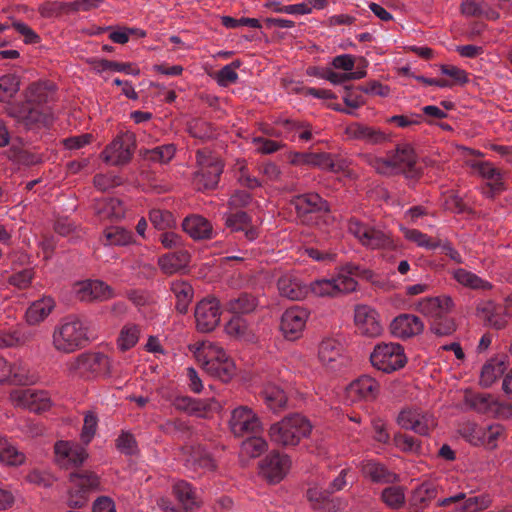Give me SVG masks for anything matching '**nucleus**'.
I'll use <instances>...</instances> for the list:
<instances>
[{
    "instance_id": "nucleus-33",
    "label": "nucleus",
    "mask_w": 512,
    "mask_h": 512,
    "mask_svg": "<svg viewBox=\"0 0 512 512\" xmlns=\"http://www.w3.org/2000/svg\"><path fill=\"white\" fill-rule=\"evenodd\" d=\"M359 468L364 477L369 478L375 483H394L398 480V476L395 473L373 460L362 461L359 464Z\"/></svg>"
},
{
    "instance_id": "nucleus-49",
    "label": "nucleus",
    "mask_w": 512,
    "mask_h": 512,
    "mask_svg": "<svg viewBox=\"0 0 512 512\" xmlns=\"http://www.w3.org/2000/svg\"><path fill=\"white\" fill-rule=\"evenodd\" d=\"M176 147L174 144H164L157 146L152 149L145 150L143 153V157L147 161H151L154 163L166 164L168 163L175 155Z\"/></svg>"
},
{
    "instance_id": "nucleus-12",
    "label": "nucleus",
    "mask_w": 512,
    "mask_h": 512,
    "mask_svg": "<svg viewBox=\"0 0 512 512\" xmlns=\"http://www.w3.org/2000/svg\"><path fill=\"white\" fill-rule=\"evenodd\" d=\"M135 149V136L126 132L118 135L103 151L105 162L119 166L130 161Z\"/></svg>"
},
{
    "instance_id": "nucleus-50",
    "label": "nucleus",
    "mask_w": 512,
    "mask_h": 512,
    "mask_svg": "<svg viewBox=\"0 0 512 512\" xmlns=\"http://www.w3.org/2000/svg\"><path fill=\"white\" fill-rule=\"evenodd\" d=\"M133 234L123 227H110L104 231V245L125 246L132 242Z\"/></svg>"
},
{
    "instance_id": "nucleus-47",
    "label": "nucleus",
    "mask_w": 512,
    "mask_h": 512,
    "mask_svg": "<svg viewBox=\"0 0 512 512\" xmlns=\"http://www.w3.org/2000/svg\"><path fill=\"white\" fill-rule=\"evenodd\" d=\"M399 229L406 240L413 242L418 247L432 250L440 246V241L432 240L427 234L417 229L407 228L403 225H400Z\"/></svg>"
},
{
    "instance_id": "nucleus-35",
    "label": "nucleus",
    "mask_w": 512,
    "mask_h": 512,
    "mask_svg": "<svg viewBox=\"0 0 512 512\" xmlns=\"http://www.w3.org/2000/svg\"><path fill=\"white\" fill-rule=\"evenodd\" d=\"M225 331L228 335L245 342L253 343L256 341L252 326L242 316L234 315L225 325Z\"/></svg>"
},
{
    "instance_id": "nucleus-56",
    "label": "nucleus",
    "mask_w": 512,
    "mask_h": 512,
    "mask_svg": "<svg viewBox=\"0 0 512 512\" xmlns=\"http://www.w3.org/2000/svg\"><path fill=\"white\" fill-rule=\"evenodd\" d=\"M313 129L307 122L290 121V141L306 143L312 139Z\"/></svg>"
},
{
    "instance_id": "nucleus-55",
    "label": "nucleus",
    "mask_w": 512,
    "mask_h": 512,
    "mask_svg": "<svg viewBox=\"0 0 512 512\" xmlns=\"http://www.w3.org/2000/svg\"><path fill=\"white\" fill-rule=\"evenodd\" d=\"M36 377L31 373L28 366L23 362L14 363L11 365V377L9 382L18 385H27L35 381Z\"/></svg>"
},
{
    "instance_id": "nucleus-37",
    "label": "nucleus",
    "mask_w": 512,
    "mask_h": 512,
    "mask_svg": "<svg viewBox=\"0 0 512 512\" xmlns=\"http://www.w3.org/2000/svg\"><path fill=\"white\" fill-rule=\"evenodd\" d=\"M55 453L74 466L81 465L88 456L83 446L65 441H59L55 444Z\"/></svg>"
},
{
    "instance_id": "nucleus-39",
    "label": "nucleus",
    "mask_w": 512,
    "mask_h": 512,
    "mask_svg": "<svg viewBox=\"0 0 512 512\" xmlns=\"http://www.w3.org/2000/svg\"><path fill=\"white\" fill-rule=\"evenodd\" d=\"M189 454L186 458L188 466L194 469L201 468L205 471H213L216 468L215 460L210 453L201 445L188 448Z\"/></svg>"
},
{
    "instance_id": "nucleus-16",
    "label": "nucleus",
    "mask_w": 512,
    "mask_h": 512,
    "mask_svg": "<svg viewBox=\"0 0 512 512\" xmlns=\"http://www.w3.org/2000/svg\"><path fill=\"white\" fill-rule=\"evenodd\" d=\"M380 391L379 383L368 375H363L352 381L345 389V402L355 404L376 399Z\"/></svg>"
},
{
    "instance_id": "nucleus-61",
    "label": "nucleus",
    "mask_w": 512,
    "mask_h": 512,
    "mask_svg": "<svg viewBox=\"0 0 512 512\" xmlns=\"http://www.w3.org/2000/svg\"><path fill=\"white\" fill-rule=\"evenodd\" d=\"M269 437L272 443L278 446H286L288 444V420L284 416L281 421L271 425Z\"/></svg>"
},
{
    "instance_id": "nucleus-60",
    "label": "nucleus",
    "mask_w": 512,
    "mask_h": 512,
    "mask_svg": "<svg viewBox=\"0 0 512 512\" xmlns=\"http://www.w3.org/2000/svg\"><path fill=\"white\" fill-rule=\"evenodd\" d=\"M383 502L391 508H399L405 503V491L401 486L387 487L382 491Z\"/></svg>"
},
{
    "instance_id": "nucleus-21",
    "label": "nucleus",
    "mask_w": 512,
    "mask_h": 512,
    "mask_svg": "<svg viewBox=\"0 0 512 512\" xmlns=\"http://www.w3.org/2000/svg\"><path fill=\"white\" fill-rule=\"evenodd\" d=\"M454 302L448 295L426 297L417 304V309L422 314L438 319L452 311Z\"/></svg>"
},
{
    "instance_id": "nucleus-27",
    "label": "nucleus",
    "mask_w": 512,
    "mask_h": 512,
    "mask_svg": "<svg viewBox=\"0 0 512 512\" xmlns=\"http://www.w3.org/2000/svg\"><path fill=\"white\" fill-rule=\"evenodd\" d=\"M452 279L463 288L471 290H490L492 284L476 273L462 267L449 270Z\"/></svg>"
},
{
    "instance_id": "nucleus-57",
    "label": "nucleus",
    "mask_w": 512,
    "mask_h": 512,
    "mask_svg": "<svg viewBox=\"0 0 512 512\" xmlns=\"http://www.w3.org/2000/svg\"><path fill=\"white\" fill-rule=\"evenodd\" d=\"M140 329L135 324L125 325L118 337V346L122 351H126L134 347L139 339Z\"/></svg>"
},
{
    "instance_id": "nucleus-48",
    "label": "nucleus",
    "mask_w": 512,
    "mask_h": 512,
    "mask_svg": "<svg viewBox=\"0 0 512 512\" xmlns=\"http://www.w3.org/2000/svg\"><path fill=\"white\" fill-rule=\"evenodd\" d=\"M437 495V488L433 482L426 481L418 485L411 497V502L418 508H423Z\"/></svg>"
},
{
    "instance_id": "nucleus-64",
    "label": "nucleus",
    "mask_w": 512,
    "mask_h": 512,
    "mask_svg": "<svg viewBox=\"0 0 512 512\" xmlns=\"http://www.w3.org/2000/svg\"><path fill=\"white\" fill-rule=\"evenodd\" d=\"M188 133L196 139L208 140L214 136V131L210 123L196 119L188 124Z\"/></svg>"
},
{
    "instance_id": "nucleus-45",
    "label": "nucleus",
    "mask_w": 512,
    "mask_h": 512,
    "mask_svg": "<svg viewBox=\"0 0 512 512\" xmlns=\"http://www.w3.org/2000/svg\"><path fill=\"white\" fill-rule=\"evenodd\" d=\"M461 10L467 17L484 16L488 19H497L499 17V14L494 9L481 0H464Z\"/></svg>"
},
{
    "instance_id": "nucleus-36",
    "label": "nucleus",
    "mask_w": 512,
    "mask_h": 512,
    "mask_svg": "<svg viewBox=\"0 0 512 512\" xmlns=\"http://www.w3.org/2000/svg\"><path fill=\"white\" fill-rule=\"evenodd\" d=\"M507 368L505 357H495L488 360L480 373V385L490 387L500 378Z\"/></svg>"
},
{
    "instance_id": "nucleus-6",
    "label": "nucleus",
    "mask_w": 512,
    "mask_h": 512,
    "mask_svg": "<svg viewBox=\"0 0 512 512\" xmlns=\"http://www.w3.org/2000/svg\"><path fill=\"white\" fill-rule=\"evenodd\" d=\"M370 362L377 370L392 373L405 366L407 357L400 344L382 342L374 347L370 354Z\"/></svg>"
},
{
    "instance_id": "nucleus-32",
    "label": "nucleus",
    "mask_w": 512,
    "mask_h": 512,
    "mask_svg": "<svg viewBox=\"0 0 512 512\" xmlns=\"http://www.w3.org/2000/svg\"><path fill=\"white\" fill-rule=\"evenodd\" d=\"M258 306L259 299L255 295L246 292L229 298L224 304L225 310L238 316L250 314L254 312Z\"/></svg>"
},
{
    "instance_id": "nucleus-25",
    "label": "nucleus",
    "mask_w": 512,
    "mask_h": 512,
    "mask_svg": "<svg viewBox=\"0 0 512 512\" xmlns=\"http://www.w3.org/2000/svg\"><path fill=\"white\" fill-rule=\"evenodd\" d=\"M182 228L194 240H208L214 237L212 224L200 215L187 216L182 222Z\"/></svg>"
},
{
    "instance_id": "nucleus-53",
    "label": "nucleus",
    "mask_w": 512,
    "mask_h": 512,
    "mask_svg": "<svg viewBox=\"0 0 512 512\" xmlns=\"http://www.w3.org/2000/svg\"><path fill=\"white\" fill-rule=\"evenodd\" d=\"M20 89V78L15 74L0 77V101L9 102Z\"/></svg>"
},
{
    "instance_id": "nucleus-59",
    "label": "nucleus",
    "mask_w": 512,
    "mask_h": 512,
    "mask_svg": "<svg viewBox=\"0 0 512 512\" xmlns=\"http://www.w3.org/2000/svg\"><path fill=\"white\" fill-rule=\"evenodd\" d=\"M337 295L341 293H349L356 290L357 281L353 274L345 271V266L332 278Z\"/></svg>"
},
{
    "instance_id": "nucleus-19",
    "label": "nucleus",
    "mask_w": 512,
    "mask_h": 512,
    "mask_svg": "<svg viewBox=\"0 0 512 512\" xmlns=\"http://www.w3.org/2000/svg\"><path fill=\"white\" fill-rule=\"evenodd\" d=\"M171 404L176 410L196 417H206L207 413L217 411L221 407L214 398L195 399L184 395L174 397Z\"/></svg>"
},
{
    "instance_id": "nucleus-14",
    "label": "nucleus",
    "mask_w": 512,
    "mask_h": 512,
    "mask_svg": "<svg viewBox=\"0 0 512 512\" xmlns=\"http://www.w3.org/2000/svg\"><path fill=\"white\" fill-rule=\"evenodd\" d=\"M197 330L203 333L213 331L220 323L221 307L214 297L199 301L194 311Z\"/></svg>"
},
{
    "instance_id": "nucleus-62",
    "label": "nucleus",
    "mask_w": 512,
    "mask_h": 512,
    "mask_svg": "<svg viewBox=\"0 0 512 512\" xmlns=\"http://www.w3.org/2000/svg\"><path fill=\"white\" fill-rule=\"evenodd\" d=\"M98 214L102 218L120 219L124 216V208L119 199L110 198L102 202Z\"/></svg>"
},
{
    "instance_id": "nucleus-54",
    "label": "nucleus",
    "mask_w": 512,
    "mask_h": 512,
    "mask_svg": "<svg viewBox=\"0 0 512 512\" xmlns=\"http://www.w3.org/2000/svg\"><path fill=\"white\" fill-rule=\"evenodd\" d=\"M288 401L286 392L279 388H270L265 391V402L270 410L278 413L285 409Z\"/></svg>"
},
{
    "instance_id": "nucleus-9",
    "label": "nucleus",
    "mask_w": 512,
    "mask_h": 512,
    "mask_svg": "<svg viewBox=\"0 0 512 512\" xmlns=\"http://www.w3.org/2000/svg\"><path fill=\"white\" fill-rule=\"evenodd\" d=\"M398 425L411 430L420 436H428L436 427L437 423L434 416L419 408H405L397 416Z\"/></svg>"
},
{
    "instance_id": "nucleus-40",
    "label": "nucleus",
    "mask_w": 512,
    "mask_h": 512,
    "mask_svg": "<svg viewBox=\"0 0 512 512\" xmlns=\"http://www.w3.org/2000/svg\"><path fill=\"white\" fill-rule=\"evenodd\" d=\"M498 308L492 301H482L476 307L477 316L489 326L501 329L505 326V318L500 315Z\"/></svg>"
},
{
    "instance_id": "nucleus-15",
    "label": "nucleus",
    "mask_w": 512,
    "mask_h": 512,
    "mask_svg": "<svg viewBox=\"0 0 512 512\" xmlns=\"http://www.w3.org/2000/svg\"><path fill=\"white\" fill-rule=\"evenodd\" d=\"M14 405L35 413L46 411L51 406L48 392L35 389H14L10 394Z\"/></svg>"
},
{
    "instance_id": "nucleus-52",
    "label": "nucleus",
    "mask_w": 512,
    "mask_h": 512,
    "mask_svg": "<svg viewBox=\"0 0 512 512\" xmlns=\"http://www.w3.org/2000/svg\"><path fill=\"white\" fill-rule=\"evenodd\" d=\"M391 159L396 171H398L405 168H411L415 164L416 157L414 150L410 145L402 144L397 147Z\"/></svg>"
},
{
    "instance_id": "nucleus-34",
    "label": "nucleus",
    "mask_w": 512,
    "mask_h": 512,
    "mask_svg": "<svg viewBox=\"0 0 512 512\" xmlns=\"http://www.w3.org/2000/svg\"><path fill=\"white\" fill-rule=\"evenodd\" d=\"M173 494L184 508L183 512H188L198 507L200 500L194 487L187 481L179 480L173 484Z\"/></svg>"
},
{
    "instance_id": "nucleus-29",
    "label": "nucleus",
    "mask_w": 512,
    "mask_h": 512,
    "mask_svg": "<svg viewBox=\"0 0 512 512\" xmlns=\"http://www.w3.org/2000/svg\"><path fill=\"white\" fill-rule=\"evenodd\" d=\"M190 258L191 255L187 250L179 248L162 255L158 260V264L165 274L171 275L187 268Z\"/></svg>"
},
{
    "instance_id": "nucleus-10",
    "label": "nucleus",
    "mask_w": 512,
    "mask_h": 512,
    "mask_svg": "<svg viewBox=\"0 0 512 512\" xmlns=\"http://www.w3.org/2000/svg\"><path fill=\"white\" fill-rule=\"evenodd\" d=\"M69 498L70 507H83L87 502V494L98 486V477L89 471L78 470L70 474Z\"/></svg>"
},
{
    "instance_id": "nucleus-38",
    "label": "nucleus",
    "mask_w": 512,
    "mask_h": 512,
    "mask_svg": "<svg viewBox=\"0 0 512 512\" xmlns=\"http://www.w3.org/2000/svg\"><path fill=\"white\" fill-rule=\"evenodd\" d=\"M471 167L488 181V185L494 193L504 189L503 173L494 167L492 163L486 161L478 162L471 164Z\"/></svg>"
},
{
    "instance_id": "nucleus-1",
    "label": "nucleus",
    "mask_w": 512,
    "mask_h": 512,
    "mask_svg": "<svg viewBox=\"0 0 512 512\" xmlns=\"http://www.w3.org/2000/svg\"><path fill=\"white\" fill-rule=\"evenodd\" d=\"M87 322L77 316L67 317L53 332V345L56 350L71 353L88 341Z\"/></svg>"
},
{
    "instance_id": "nucleus-43",
    "label": "nucleus",
    "mask_w": 512,
    "mask_h": 512,
    "mask_svg": "<svg viewBox=\"0 0 512 512\" xmlns=\"http://www.w3.org/2000/svg\"><path fill=\"white\" fill-rule=\"evenodd\" d=\"M171 291L176 297V310L185 314L188 311V306L193 298V288L185 281H175L171 284Z\"/></svg>"
},
{
    "instance_id": "nucleus-11",
    "label": "nucleus",
    "mask_w": 512,
    "mask_h": 512,
    "mask_svg": "<svg viewBox=\"0 0 512 512\" xmlns=\"http://www.w3.org/2000/svg\"><path fill=\"white\" fill-rule=\"evenodd\" d=\"M317 357L328 371H338L347 364L342 343L335 337H324L318 344Z\"/></svg>"
},
{
    "instance_id": "nucleus-44",
    "label": "nucleus",
    "mask_w": 512,
    "mask_h": 512,
    "mask_svg": "<svg viewBox=\"0 0 512 512\" xmlns=\"http://www.w3.org/2000/svg\"><path fill=\"white\" fill-rule=\"evenodd\" d=\"M53 307L54 301L49 297L33 302L26 312L27 322L34 325L43 321L51 313Z\"/></svg>"
},
{
    "instance_id": "nucleus-42",
    "label": "nucleus",
    "mask_w": 512,
    "mask_h": 512,
    "mask_svg": "<svg viewBox=\"0 0 512 512\" xmlns=\"http://www.w3.org/2000/svg\"><path fill=\"white\" fill-rule=\"evenodd\" d=\"M309 318V311L299 305L290 306V341L302 337Z\"/></svg>"
},
{
    "instance_id": "nucleus-22",
    "label": "nucleus",
    "mask_w": 512,
    "mask_h": 512,
    "mask_svg": "<svg viewBox=\"0 0 512 512\" xmlns=\"http://www.w3.org/2000/svg\"><path fill=\"white\" fill-rule=\"evenodd\" d=\"M424 329L421 319L412 314L397 316L390 325L391 333L397 338H410L420 334Z\"/></svg>"
},
{
    "instance_id": "nucleus-58",
    "label": "nucleus",
    "mask_w": 512,
    "mask_h": 512,
    "mask_svg": "<svg viewBox=\"0 0 512 512\" xmlns=\"http://www.w3.org/2000/svg\"><path fill=\"white\" fill-rule=\"evenodd\" d=\"M466 403L479 413H492L495 399L490 394H473L466 398Z\"/></svg>"
},
{
    "instance_id": "nucleus-63",
    "label": "nucleus",
    "mask_w": 512,
    "mask_h": 512,
    "mask_svg": "<svg viewBox=\"0 0 512 512\" xmlns=\"http://www.w3.org/2000/svg\"><path fill=\"white\" fill-rule=\"evenodd\" d=\"M149 219L158 230H165L175 225L173 214L167 210L152 209L149 213Z\"/></svg>"
},
{
    "instance_id": "nucleus-24",
    "label": "nucleus",
    "mask_w": 512,
    "mask_h": 512,
    "mask_svg": "<svg viewBox=\"0 0 512 512\" xmlns=\"http://www.w3.org/2000/svg\"><path fill=\"white\" fill-rule=\"evenodd\" d=\"M77 295L82 301H104L113 296L110 286L100 280H88L78 285Z\"/></svg>"
},
{
    "instance_id": "nucleus-18",
    "label": "nucleus",
    "mask_w": 512,
    "mask_h": 512,
    "mask_svg": "<svg viewBox=\"0 0 512 512\" xmlns=\"http://www.w3.org/2000/svg\"><path fill=\"white\" fill-rule=\"evenodd\" d=\"M354 324L363 336L375 338L382 335L383 326L379 314L368 305L360 304L355 307Z\"/></svg>"
},
{
    "instance_id": "nucleus-30",
    "label": "nucleus",
    "mask_w": 512,
    "mask_h": 512,
    "mask_svg": "<svg viewBox=\"0 0 512 512\" xmlns=\"http://www.w3.org/2000/svg\"><path fill=\"white\" fill-rule=\"evenodd\" d=\"M287 458L279 453H271L261 464L263 476L271 483L281 481L286 473Z\"/></svg>"
},
{
    "instance_id": "nucleus-17",
    "label": "nucleus",
    "mask_w": 512,
    "mask_h": 512,
    "mask_svg": "<svg viewBox=\"0 0 512 512\" xmlns=\"http://www.w3.org/2000/svg\"><path fill=\"white\" fill-rule=\"evenodd\" d=\"M290 164H306L335 173L344 171L346 168L344 160L329 153H290Z\"/></svg>"
},
{
    "instance_id": "nucleus-7",
    "label": "nucleus",
    "mask_w": 512,
    "mask_h": 512,
    "mask_svg": "<svg viewBox=\"0 0 512 512\" xmlns=\"http://www.w3.org/2000/svg\"><path fill=\"white\" fill-rule=\"evenodd\" d=\"M6 110L10 117L27 129L40 125L47 126L51 122L49 107H38L27 101L11 103Z\"/></svg>"
},
{
    "instance_id": "nucleus-41",
    "label": "nucleus",
    "mask_w": 512,
    "mask_h": 512,
    "mask_svg": "<svg viewBox=\"0 0 512 512\" xmlns=\"http://www.w3.org/2000/svg\"><path fill=\"white\" fill-rule=\"evenodd\" d=\"M481 434L479 447L487 450L496 449L506 437L505 428L498 423L483 426Z\"/></svg>"
},
{
    "instance_id": "nucleus-2",
    "label": "nucleus",
    "mask_w": 512,
    "mask_h": 512,
    "mask_svg": "<svg viewBox=\"0 0 512 512\" xmlns=\"http://www.w3.org/2000/svg\"><path fill=\"white\" fill-rule=\"evenodd\" d=\"M348 231L367 249L396 250L398 248V243L385 227L370 226L357 219H351Z\"/></svg>"
},
{
    "instance_id": "nucleus-13",
    "label": "nucleus",
    "mask_w": 512,
    "mask_h": 512,
    "mask_svg": "<svg viewBox=\"0 0 512 512\" xmlns=\"http://www.w3.org/2000/svg\"><path fill=\"white\" fill-rule=\"evenodd\" d=\"M231 432L236 437L246 434H256L262 430L258 415L248 406H239L232 410L229 420Z\"/></svg>"
},
{
    "instance_id": "nucleus-20",
    "label": "nucleus",
    "mask_w": 512,
    "mask_h": 512,
    "mask_svg": "<svg viewBox=\"0 0 512 512\" xmlns=\"http://www.w3.org/2000/svg\"><path fill=\"white\" fill-rule=\"evenodd\" d=\"M451 504H458V507L463 512H479L487 509L491 504V499L488 495H478L466 498L465 493L459 492L449 497L439 500V506H448Z\"/></svg>"
},
{
    "instance_id": "nucleus-5",
    "label": "nucleus",
    "mask_w": 512,
    "mask_h": 512,
    "mask_svg": "<svg viewBox=\"0 0 512 512\" xmlns=\"http://www.w3.org/2000/svg\"><path fill=\"white\" fill-rule=\"evenodd\" d=\"M110 358L101 352L82 353L68 363V369L76 376L92 378L112 373Z\"/></svg>"
},
{
    "instance_id": "nucleus-51",
    "label": "nucleus",
    "mask_w": 512,
    "mask_h": 512,
    "mask_svg": "<svg viewBox=\"0 0 512 512\" xmlns=\"http://www.w3.org/2000/svg\"><path fill=\"white\" fill-rule=\"evenodd\" d=\"M25 455L14 447L7 439L0 437V461L12 465L18 466L24 463Z\"/></svg>"
},
{
    "instance_id": "nucleus-3",
    "label": "nucleus",
    "mask_w": 512,
    "mask_h": 512,
    "mask_svg": "<svg viewBox=\"0 0 512 512\" xmlns=\"http://www.w3.org/2000/svg\"><path fill=\"white\" fill-rule=\"evenodd\" d=\"M198 170L194 173L193 185L199 191L213 190L218 186L224 164L208 149L196 152Z\"/></svg>"
},
{
    "instance_id": "nucleus-23",
    "label": "nucleus",
    "mask_w": 512,
    "mask_h": 512,
    "mask_svg": "<svg viewBox=\"0 0 512 512\" xmlns=\"http://www.w3.org/2000/svg\"><path fill=\"white\" fill-rule=\"evenodd\" d=\"M345 134L349 139L360 140L368 144H381L388 140V134L384 131L361 123L348 125Z\"/></svg>"
},
{
    "instance_id": "nucleus-4",
    "label": "nucleus",
    "mask_w": 512,
    "mask_h": 512,
    "mask_svg": "<svg viewBox=\"0 0 512 512\" xmlns=\"http://www.w3.org/2000/svg\"><path fill=\"white\" fill-rule=\"evenodd\" d=\"M196 345L198 356L203 355L205 358L204 369L223 382L229 381L234 374L235 366L225 351L210 342L197 343Z\"/></svg>"
},
{
    "instance_id": "nucleus-28",
    "label": "nucleus",
    "mask_w": 512,
    "mask_h": 512,
    "mask_svg": "<svg viewBox=\"0 0 512 512\" xmlns=\"http://www.w3.org/2000/svg\"><path fill=\"white\" fill-rule=\"evenodd\" d=\"M55 93L54 84L48 81L34 82L25 92V101L38 106L47 107L46 104L53 100Z\"/></svg>"
},
{
    "instance_id": "nucleus-31",
    "label": "nucleus",
    "mask_w": 512,
    "mask_h": 512,
    "mask_svg": "<svg viewBox=\"0 0 512 512\" xmlns=\"http://www.w3.org/2000/svg\"><path fill=\"white\" fill-rule=\"evenodd\" d=\"M35 337V332L26 327H13L0 330V347H19L28 344Z\"/></svg>"
},
{
    "instance_id": "nucleus-8",
    "label": "nucleus",
    "mask_w": 512,
    "mask_h": 512,
    "mask_svg": "<svg viewBox=\"0 0 512 512\" xmlns=\"http://www.w3.org/2000/svg\"><path fill=\"white\" fill-rule=\"evenodd\" d=\"M297 217L305 224L319 225L320 219L328 215L327 202L318 194L298 195L292 200Z\"/></svg>"
},
{
    "instance_id": "nucleus-46",
    "label": "nucleus",
    "mask_w": 512,
    "mask_h": 512,
    "mask_svg": "<svg viewBox=\"0 0 512 512\" xmlns=\"http://www.w3.org/2000/svg\"><path fill=\"white\" fill-rule=\"evenodd\" d=\"M311 429L309 420L304 416L290 415V446L298 444L302 438L307 437Z\"/></svg>"
},
{
    "instance_id": "nucleus-26",
    "label": "nucleus",
    "mask_w": 512,
    "mask_h": 512,
    "mask_svg": "<svg viewBox=\"0 0 512 512\" xmlns=\"http://www.w3.org/2000/svg\"><path fill=\"white\" fill-rule=\"evenodd\" d=\"M223 218L227 228L232 232H244L245 238L248 241H253L258 237V231L250 225L251 219L246 212L231 211L229 213H225Z\"/></svg>"
}]
</instances>
